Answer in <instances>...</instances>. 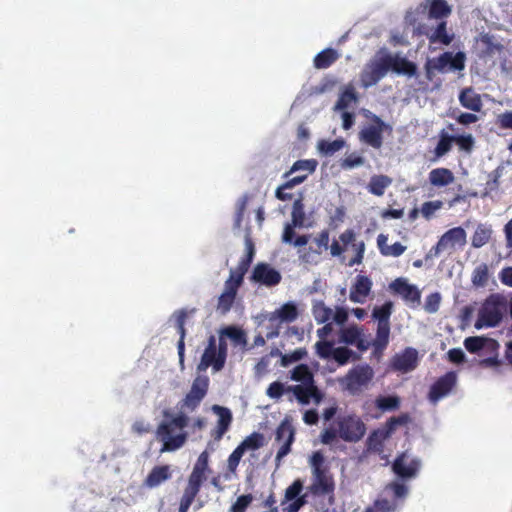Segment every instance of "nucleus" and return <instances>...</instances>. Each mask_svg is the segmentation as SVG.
<instances>
[{"label":"nucleus","instance_id":"45","mask_svg":"<svg viewBox=\"0 0 512 512\" xmlns=\"http://www.w3.org/2000/svg\"><path fill=\"white\" fill-rule=\"evenodd\" d=\"M331 359L335 360L339 365L343 366L346 365L350 359L358 360L359 355L347 347H337L334 348Z\"/></svg>","mask_w":512,"mask_h":512},{"label":"nucleus","instance_id":"37","mask_svg":"<svg viewBox=\"0 0 512 512\" xmlns=\"http://www.w3.org/2000/svg\"><path fill=\"white\" fill-rule=\"evenodd\" d=\"M428 39L431 43L439 42L443 45H449L453 40V36L448 34L447 23L442 21L437 25L433 33L428 36Z\"/></svg>","mask_w":512,"mask_h":512},{"label":"nucleus","instance_id":"19","mask_svg":"<svg viewBox=\"0 0 512 512\" xmlns=\"http://www.w3.org/2000/svg\"><path fill=\"white\" fill-rule=\"evenodd\" d=\"M393 293L400 295L405 302L420 304L421 292L417 286L409 284L404 278H397L389 285Z\"/></svg>","mask_w":512,"mask_h":512},{"label":"nucleus","instance_id":"5","mask_svg":"<svg viewBox=\"0 0 512 512\" xmlns=\"http://www.w3.org/2000/svg\"><path fill=\"white\" fill-rule=\"evenodd\" d=\"M351 249L354 256L348 261V266L359 265L363 262L365 253V243L363 240H357L353 229H346L339 235V241L334 240L330 245V254L333 257H340L343 253Z\"/></svg>","mask_w":512,"mask_h":512},{"label":"nucleus","instance_id":"61","mask_svg":"<svg viewBox=\"0 0 512 512\" xmlns=\"http://www.w3.org/2000/svg\"><path fill=\"white\" fill-rule=\"evenodd\" d=\"M174 316H175V326H176L177 332L179 334V339L185 340V336H186L185 322L187 319V311L184 309L178 310L174 313Z\"/></svg>","mask_w":512,"mask_h":512},{"label":"nucleus","instance_id":"40","mask_svg":"<svg viewBox=\"0 0 512 512\" xmlns=\"http://www.w3.org/2000/svg\"><path fill=\"white\" fill-rule=\"evenodd\" d=\"M487 343L493 346L497 345L495 340L487 339L479 336L468 337L464 340V346L470 353H477L482 350Z\"/></svg>","mask_w":512,"mask_h":512},{"label":"nucleus","instance_id":"35","mask_svg":"<svg viewBox=\"0 0 512 512\" xmlns=\"http://www.w3.org/2000/svg\"><path fill=\"white\" fill-rule=\"evenodd\" d=\"M390 323H378L373 346L377 351L384 350L389 343Z\"/></svg>","mask_w":512,"mask_h":512},{"label":"nucleus","instance_id":"48","mask_svg":"<svg viewBox=\"0 0 512 512\" xmlns=\"http://www.w3.org/2000/svg\"><path fill=\"white\" fill-rule=\"evenodd\" d=\"M392 310L393 303L391 301H387L382 306L374 307L372 317L376 319L378 323H390Z\"/></svg>","mask_w":512,"mask_h":512},{"label":"nucleus","instance_id":"25","mask_svg":"<svg viewBox=\"0 0 512 512\" xmlns=\"http://www.w3.org/2000/svg\"><path fill=\"white\" fill-rule=\"evenodd\" d=\"M459 102L462 107L473 112H480L483 106L481 96L471 87L461 90L459 94Z\"/></svg>","mask_w":512,"mask_h":512},{"label":"nucleus","instance_id":"29","mask_svg":"<svg viewBox=\"0 0 512 512\" xmlns=\"http://www.w3.org/2000/svg\"><path fill=\"white\" fill-rule=\"evenodd\" d=\"M221 334L226 335L235 347H245L247 344V335L245 331L235 325H229L221 328Z\"/></svg>","mask_w":512,"mask_h":512},{"label":"nucleus","instance_id":"53","mask_svg":"<svg viewBox=\"0 0 512 512\" xmlns=\"http://www.w3.org/2000/svg\"><path fill=\"white\" fill-rule=\"evenodd\" d=\"M491 237V231L489 229L484 228L483 226H478L472 236L471 244L475 248H480L488 243Z\"/></svg>","mask_w":512,"mask_h":512},{"label":"nucleus","instance_id":"8","mask_svg":"<svg viewBox=\"0 0 512 512\" xmlns=\"http://www.w3.org/2000/svg\"><path fill=\"white\" fill-rule=\"evenodd\" d=\"M371 121L372 124L359 131L358 137L363 144L374 149H380L383 145V133L386 131L391 133L392 128L377 115H373Z\"/></svg>","mask_w":512,"mask_h":512},{"label":"nucleus","instance_id":"6","mask_svg":"<svg viewBox=\"0 0 512 512\" xmlns=\"http://www.w3.org/2000/svg\"><path fill=\"white\" fill-rule=\"evenodd\" d=\"M373 377L374 371L372 367L368 364H361L351 368L341 383L344 389L351 395H358L368 387Z\"/></svg>","mask_w":512,"mask_h":512},{"label":"nucleus","instance_id":"14","mask_svg":"<svg viewBox=\"0 0 512 512\" xmlns=\"http://www.w3.org/2000/svg\"><path fill=\"white\" fill-rule=\"evenodd\" d=\"M209 470V455L207 451H203L193 467V470L188 478V484L185 487L193 493L198 494L203 482L206 480V472Z\"/></svg>","mask_w":512,"mask_h":512},{"label":"nucleus","instance_id":"47","mask_svg":"<svg viewBox=\"0 0 512 512\" xmlns=\"http://www.w3.org/2000/svg\"><path fill=\"white\" fill-rule=\"evenodd\" d=\"M489 279V269L487 264L481 263L479 264L472 273L471 281L472 284L476 287H484L486 286Z\"/></svg>","mask_w":512,"mask_h":512},{"label":"nucleus","instance_id":"16","mask_svg":"<svg viewBox=\"0 0 512 512\" xmlns=\"http://www.w3.org/2000/svg\"><path fill=\"white\" fill-rule=\"evenodd\" d=\"M418 365V351L407 347L401 353L395 354L391 359V368L401 373L413 371Z\"/></svg>","mask_w":512,"mask_h":512},{"label":"nucleus","instance_id":"41","mask_svg":"<svg viewBox=\"0 0 512 512\" xmlns=\"http://www.w3.org/2000/svg\"><path fill=\"white\" fill-rule=\"evenodd\" d=\"M209 389V378L206 375H198L192 382L188 393L200 398H205Z\"/></svg>","mask_w":512,"mask_h":512},{"label":"nucleus","instance_id":"38","mask_svg":"<svg viewBox=\"0 0 512 512\" xmlns=\"http://www.w3.org/2000/svg\"><path fill=\"white\" fill-rule=\"evenodd\" d=\"M357 100L358 96L354 87L349 85L340 94L335 104V110H345L352 102H356Z\"/></svg>","mask_w":512,"mask_h":512},{"label":"nucleus","instance_id":"62","mask_svg":"<svg viewBox=\"0 0 512 512\" xmlns=\"http://www.w3.org/2000/svg\"><path fill=\"white\" fill-rule=\"evenodd\" d=\"M386 489L392 491L395 501L404 500L408 494V487L400 482H391Z\"/></svg>","mask_w":512,"mask_h":512},{"label":"nucleus","instance_id":"18","mask_svg":"<svg viewBox=\"0 0 512 512\" xmlns=\"http://www.w3.org/2000/svg\"><path fill=\"white\" fill-rule=\"evenodd\" d=\"M281 274L267 263H258L253 269L251 280L267 287L276 286L281 282Z\"/></svg>","mask_w":512,"mask_h":512},{"label":"nucleus","instance_id":"39","mask_svg":"<svg viewBox=\"0 0 512 512\" xmlns=\"http://www.w3.org/2000/svg\"><path fill=\"white\" fill-rule=\"evenodd\" d=\"M346 145V141L342 138L335 139L333 141L328 140H320L318 142L319 151L325 156H331L337 151L344 148Z\"/></svg>","mask_w":512,"mask_h":512},{"label":"nucleus","instance_id":"10","mask_svg":"<svg viewBox=\"0 0 512 512\" xmlns=\"http://www.w3.org/2000/svg\"><path fill=\"white\" fill-rule=\"evenodd\" d=\"M467 242L466 231L462 227H454L447 230L433 246L427 257H437L440 253L447 250H454L456 245L464 246Z\"/></svg>","mask_w":512,"mask_h":512},{"label":"nucleus","instance_id":"31","mask_svg":"<svg viewBox=\"0 0 512 512\" xmlns=\"http://www.w3.org/2000/svg\"><path fill=\"white\" fill-rule=\"evenodd\" d=\"M298 314L296 304L287 302L274 312L271 319L278 318L281 322L291 323L297 319Z\"/></svg>","mask_w":512,"mask_h":512},{"label":"nucleus","instance_id":"56","mask_svg":"<svg viewBox=\"0 0 512 512\" xmlns=\"http://www.w3.org/2000/svg\"><path fill=\"white\" fill-rule=\"evenodd\" d=\"M203 398L199 396H195L193 394L187 393L186 396L179 402V409L194 411L202 402Z\"/></svg>","mask_w":512,"mask_h":512},{"label":"nucleus","instance_id":"26","mask_svg":"<svg viewBox=\"0 0 512 512\" xmlns=\"http://www.w3.org/2000/svg\"><path fill=\"white\" fill-rule=\"evenodd\" d=\"M429 182L434 187H445L454 182L453 172L444 167L432 169L428 175Z\"/></svg>","mask_w":512,"mask_h":512},{"label":"nucleus","instance_id":"55","mask_svg":"<svg viewBox=\"0 0 512 512\" xmlns=\"http://www.w3.org/2000/svg\"><path fill=\"white\" fill-rule=\"evenodd\" d=\"M306 355L307 351L305 348H297L291 353L281 355V365L287 367L294 362L302 360Z\"/></svg>","mask_w":512,"mask_h":512},{"label":"nucleus","instance_id":"22","mask_svg":"<svg viewBox=\"0 0 512 512\" xmlns=\"http://www.w3.org/2000/svg\"><path fill=\"white\" fill-rule=\"evenodd\" d=\"M373 283L372 280L365 275H357L355 282L350 288L349 299L354 303H365L369 296Z\"/></svg>","mask_w":512,"mask_h":512},{"label":"nucleus","instance_id":"46","mask_svg":"<svg viewBox=\"0 0 512 512\" xmlns=\"http://www.w3.org/2000/svg\"><path fill=\"white\" fill-rule=\"evenodd\" d=\"M317 167V161L314 159L298 160L294 162L289 171H287L283 177L288 178L291 174L298 171H306V174L313 173Z\"/></svg>","mask_w":512,"mask_h":512},{"label":"nucleus","instance_id":"34","mask_svg":"<svg viewBox=\"0 0 512 512\" xmlns=\"http://www.w3.org/2000/svg\"><path fill=\"white\" fill-rule=\"evenodd\" d=\"M290 378L300 384H316L314 375L307 364H299L292 371Z\"/></svg>","mask_w":512,"mask_h":512},{"label":"nucleus","instance_id":"63","mask_svg":"<svg viewBox=\"0 0 512 512\" xmlns=\"http://www.w3.org/2000/svg\"><path fill=\"white\" fill-rule=\"evenodd\" d=\"M287 391V387L279 381H274L270 383L266 390V394L271 399H279L283 396V394Z\"/></svg>","mask_w":512,"mask_h":512},{"label":"nucleus","instance_id":"58","mask_svg":"<svg viewBox=\"0 0 512 512\" xmlns=\"http://www.w3.org/2000/svg\"><path fill=\"white\" fill-rule=\"evenodd\" d=\"M443 206V202L440 201V200H435V201H427V202H424L421 206V214L422 216L429 220L432 218V216L434 215V213L438 210H440Z\"/></svg>","mask_w":512,"mask_h":512},{"label":"nucleus","instance_id":"13","mask_svg":"<svg viewBox=\"0 0 512 512\" xmlns=\"http://www.w3.org/2000/svg\"><path fill=\"white\" fill-rule=\"evenodd\" d=\"M242 283L243 279L230 273L228 279L225 281L224 291L218 297L217 311L220 314L225 315L231 310L235 302L238 289Z\"/></svg>","mask_w":512,"mask_h":512},{"label":"nucleus","instance_id":"30","mask_svg":"<svg viewBox=\"0 0 512 512\" xmlns=\"http://www.w3.org/2000/svg\"><path fill=\"white\" fill-rule=\"evenodd\" d=\"M339 58L338 52L333 48H326L314 58V67L317 69L329 68Z\"/></svg>","mask_w":512,"mask_h":512},{"label":"nucleus","instance_id":"15","mask_svg":"<svg viewBox=\"0 0 512 512\" xmlns=\"http://www.w3.org/2000/svg\"><path fill=\"white\" fill-rule=\"evenodd\" d=\"M287 391L292 392L296 400L302 405H308L311 400L319 404L323 400V393L316 384H297L287 386Z\"/></svg>","mask_w":512,"mask_h":512},{"label":"nucleus","instance_id":"44","mask_svg":"<svg viewBox=\"0 0 512 512\" xmlns=\"http://www.w3.org/2000/svg\"><path fill=\"white\" fill-rule=\"evenodd\" d=\"M362 336V331L357 325H350L341 329L340 342L346 345H353Z\"/></svg>","mask_w":512,"mask_h":512},{"label":"nucleus","instance_id":"12","mask_svg":"<svg viewBox=\"0 0 512 512\" xmlns=\"http://www.w3.org/2000/svg\"><path fill=\"white\" fill-rule=\"evenodd\" d=\"M457 384V374L449 371L439 377L430 387L427 398L430 403L437 404L441 399L448 396Z\"/></svg>","mask_w":512,"mask_h":512},{"label":"nucleus","instance_id":"17","mask_svg":"<svg viewBox=\"0 0 512 512\" xmlns=\"http://www.w3.org/2000/svg\"><path fill=\"white\" fill-rule=\"evenodd\" d=\"M466 56L463 52H444L439 57L429 60L432 67L438 72H444L449 66L451 70L461 71L465 68Z\"/></svg>","mask_w":512,"mask_h":512},{"label":"nucleus","instance_id":"1","mask_svg":"<svg viewBox=\"0 0 512 512\" xmlns=\"http://www.w3.org/2000/svg\"><path fill=\"white\" fill-rule=\"evenodd\" d=\"M398 75L413 77L417 74V66L399 54H391L385 49L379 50L360 72V83L365 89L376 85L389 71Z\"/></svg>","mask_w":512,"mask_h":512},{"label":"nucleus","instance_id":"23","mask_svg":"<svg viewBox=\"0 0 512 512\" xmlns=\"http://www.w3.org/2000/svg\"><path fill=\"white\" fill-rule=\"evenodd\" d=\"M173 471L168 464L156 465L143 480V486L148 489H154L172 478Z\"/></svg>","mask_w":512,"mask_h":512},{"label":"nucleus","instance_id":"49","mask_svg":"<svg viewBox=\"0 0 512 512\" xmlns=\"http://www.w3.org/2000/svg\"><path fill=\"white\" fill-rule=\"evenodd\" d=\"M408 415L402 414L400 416H393L387 420L384 427L378 428L382 433L389 438L396 428L400 425H404L408 422Z\"/></svg>","mask_w":512,"mask_h":512},{"label":"nucleus","instance_id":"24","mask_svg":"<svg viewBox=\"0 0 512 512\" xmlns=\"http://www.w3.org/2000/svg\"><path fill=\"white\" fill-rule=\"evenodd\" d=\"M212 409L219 418L215 428L211 431V437L215 441H219L230 428L232 422V413L228 408L218 405H214Z\"/></svg>","mask_w":512,"mask_h":512},{"label":"nucleus","instance_id":"64","mask_svg":"<svg viewBox=\"0 0 512 512\" xmlns=\"http://www.w3.org/2000/svg\"><path fill=\"white\" fill-rule=\"evenodd\" d=\"M252 500L253 497L251 494L239 496L236 502L231 506L230 512H245Z\"/></svg>","mask_w":512,"mask_h":512},{"label":"nucleus","instance_id":"42","mask_svg":"<svg viewBox=\"0 0 512 512\" xmlns=\"http://www.w3.org/2000/svg\"><path fill=\"white\" fill-rule=\"evenodd\" d=\"M312 313L319 324L328 322L333 315L332 309L327 307L323 301H317L313 304Z\"/></svg>","mask_w":512,"mask_h":512},{"label":"nucleus","instance_id":"11","mask_svg":"<svg viewBox=\"0 0 512 512\" xmlns=\"http://www.w3.org/2000/svg\"><path fill=\"white\" fill-rule=\"evenodd\" d=\"M295 439V429L292 424V418L286 416L278 425L275 433V440L282 443L276 454V461H280L290 451Z\"/></svg>","mask_w":512,"mask_h":512},{"label":"nucleus","instance_id":"20","mask_svg":"<svg viewBox=\"0 0 512 512\" xmlns=\"http://www.w3.org/2000/svg\"><path fill=\"white\" fill-rule=\"evenodd\" d=\"M305 212L304 205L301 199H297L293 203L292 207V222L287 223L284 227L282 234V241L284 243H292L293 237H295V227H302L304 225Z\"/></svg>","mask_w":512,"mask_h":512},{"label":"nucleus","instance_id":"32","mask_svg":"<svg viewBox=\"0 0 512 512\" xmlns=\"http://www.w3.org/2000/svg\"><path fill=\"white\" fill-rule=\"evenodd\" d=\"M453 143L454 135H450L447 131L441 130L439 133L438 143L433 151L435 158L439 159L450 152Z\"/></svg>","mask_w":512,"mask_h":512},{"label":"nucleus","instance_id":"4","mask_svg":"<svg viewBox=\"0 0 512 512\" xmlns=\"http://www.w3.org/2000/svg\"><path fill=\"white\" fill-rule=\"evenodd\" d=\"M312 482L308 491L315 497L327 496L328 504L335 503V480L321 451H315L309 460Z\"/></svg>","mask_w":512,"mask_h":512},{"label":"nucleus","instance_id":"36","mask_svg":"<svg viewBox=\"0 0 512 512\" xmlns=\"http://www.w3.org/2000/svg\"><path fill=\"white\" fill-rule=\"evenodd\" d=\"M398 502L386 498L376 499L372 505L365 508L364 512H396Z\"/></svg>","mask_w":512,"mask_h":512},{"label":"nucleus","instance_id":"43","mask_svg":"<svg viewBox=\"0 0 512 512\" xmlns=\"http://www.w3.org/2000/svg\"><path fill=\"white\" fill-rule=\"evenodd\" d=\"M451 8L445 0H432L429 9L431 18L440 19L449 16Z\"/></svg>","mask_w":512,"mask_h":512},{"label":"nucleus","instance_id":"52","mask_svg":"<svg viewBox=\"0 0 512 512\" xmlns=\"http://www.w3.org/2000/svg\"><path fill=\"white\" fill-rule=\"evenodd\" d=\"M454 143L460 151L470 154L475 146V139L472 134L454 135Z\"/></svg>","mask_w":512,"mask_h":512},{"label":"nucleus","instance_id":"7","mask_svg":"<svg viewBox=\"0 0 512 512\" xmlns=\"http://www.w3.org/2000/svg\"><path fill=\"white\" fill-rule=\"evenodd\" d=\"M505 302L498 296L491 295L483 303L475 322V328L496 327L502 320Z\"/></svg>","mask_w":512,"mask_h":512},{"label":"nucleus","instance_id":"57","mask_svg":"<svg viewBox=\"0 0 512 512\" xmlns=\"http://www.w3.org/2000/svg\"><path fill=\"white\" fill-rule=\"evenodd\" d=\"M203 398L199 396H195L193 394L187 393L186 396L179 402V409L194 411L202 402Z\"/></svg>","mask_w":512,"mask_h":512},{"label":"nucleus","instance_id":"51","mask_svg":"<svg viewBox=\"0 0 512 512\" xmlns=\"http://www.w3.org/2000/svg\"><path fill=\"white\" fill-rule=\"evenodd\" d=\"M376 406L382 411H394L400 407L398 396H379L376 399Z\"/></svg>","mask_w":512,"mask_h":512},{"label":"nucleus","instance_id":"27","mask_svg":"<svg viewBox=\"0 0 512 512\" xmlns=\"http://www.w3.org/2000/svg\"><path fill=\"white\" fill-rule=\"evenodd\" d=\"M246 255L239 261L237 267L235 269H231L230 273L243 279L247 273L255 254L254 244L250 239H246Z\"/></svg>","mask_w":512,"mask_h":512},{"label":"nucleus","instance_id":"59","mask_svg":"<svg viewBox=\"0 0 512 512\" xmlns=\"http://www.w3.org/2000/svg\"><path fill=\"white\" fill-rule=\"evenodd\" d=\"M245 451L244 449L238 445L234 451L230 454L227 460V468L229 472L235 473L237 470V467L240 463L241 458L243 457Z\"/></svg>","mask_w":512,"mask_h":512},{"label":"nucleus","instance_id":"60","mask_svg":"<svg viewBox=\"0 0 512 512\" xmlns=\"http://www.w3.org/2000/svg\"><path fill=\"white\" fill-rule=\"evenodd\" d=\"M364 162L365 159L362 156L358 155L356 152H353L341 160L340 166L343 169H352L354 167L363 165Z\"/></svg>","mask_w":512,"mask_h":512},{"label":"nucleus","instance_id":"50","mask_svg":"<svg viewBox=\"0 0 512 512\" xmlns=\"http://www.w3.org/2000/svg\"><path fill=\"white\" fill-rule=\"evenodd\" d=\"M264 444V436L259 432H253L247 436L239 445L246 452L247 450H257Z\"/></svg>","mask_w":512,"mask_h":512},{"label":"nucleus","instance_id":"9","mask_svg":"<svg viewBox=\"0 0 512 512\" xmlns=\"http://www.w3.org/2000/svg\"><path fill=\"white\" fill-rule=\"evenodd\" d=\"M226 360L227 358L224 355H221L217 349L216 337L214 335H210L208 337L207 346L204 349L196 370L198 373H201L211 367L213 372H219L224 368Z\"/></svg>","mask_w":512,"mask_h":512},{"label":"nucleus","instance_id":"2","mask_svg":"<svg viewBox=\"0 0 512 512\" xmlns=\"http://www.w3.org/2000/svg\"><path fill=\"white\" fill-rule=\"evenodd\" d=\"M162 415L164 420L155 431L157 441L162 443L160 452L176 451L187 441V433L183 429L187 427L189 418L182 412L173 416L168 409L163 410Z\"/></svg>","mask_w":512,"mask_h":512},{"label":"nucleus","instance_id":"54","mask_svg":"<svg viewBox=\"0 0 512 512\" xmlns=\"http://www.w3.org/2000/svg\"><path fill=\"white\" fill-rule=\"evenodd\" d=\"M316 354L321 359H331L333 351H334V344L331 341L326 340H320L316 342L315 344Z\"/></svg>","mask_w":512,"mask_h":512},{"label":"nucleus","instance_id":"21","mask_svg":"<svg viewBox=\"0 0 512 512\" xmlns=\"http://www.w3.org/2000/svg\"><path fill=\"white\" fill-rule=\"evenodd\" d=\"M407 458L406 452H403L396 457L392 464L393 472L403 479L416 476L420 468V461L418 459H412L407 463Z\"/></svg>","mask_w":512,"mask_h":512},{"label":"nucleus","instance_id":"33","mask_svg":"<svg viewBox=\"0 0 512 512\" xmlns=\"http://www.w3.org/2000/svg\"><path fill=\"white\" fill-rule=\"evenodd\" d=\"M388 439L379 429L373 430L366 439V449L368 452L380 454L384 449V442Z\"/></svg>","mask_w":512,"mask_h":512},{"label":"nucleus","instance_id":"28","mask_svg":"<svg viewBox=\"0 0 512 512\" xmlns=\"http://www.w3.org/2000/svg\"><path fill=\"white\" fill-rule=\"evenodd\" d=\"M392 179L387 175H373L370 178L367 189L375 196H382L385 190L391 185Z\"/></svg>","mask_w":512,"mask_h":512},{"label":"nucleus","instance_id":"3","mask_svg":"<svg viewBox=\"0 0 512 512\" xmlns=\"http://www.w3.org/2000/svg\"><path fill=\"white\" fill-rule=\"evenodd\" d=\"M364 421L355 413L339 415L334 425L325 428L320 434V440L325 445L332 444L337 438L348 443L359 442L366 434Z\"/></svg>","mask_w":512,"mask_h":512}]
</instances>
